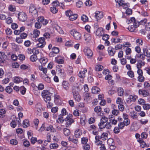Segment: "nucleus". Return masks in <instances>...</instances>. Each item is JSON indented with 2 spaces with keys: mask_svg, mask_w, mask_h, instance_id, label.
Instances as JSON below:
<instances>
[{
  "mask_svg": "<svg viewBox=\"0 0 150 150\" xmlns=\"http://www.w3.org/2000/svg\"><path fill=\"white\" fill-rule=\"evenodd\" d=\"M72 93L74 100L76 102H80L81 99V98L78 91V88L75 87L72 90Z\"/></svg>",
  "mask_w": 150,
  "mask_h": 150,
  "instance_id": "obj_1",
  "label": "nucleus"
},
{
  "mask_svg": "<svg viewBox=\"0 0 150 150\" xmlns=\"http://www.w3.org/2000/svg\"><path fill=\"white\" fill-rule=\"evenodd\" d=\"M70 33L74 38L77 40H80L81 38V35L76 30L73 29L70 31Z\"/></svg>",
  "mask_w": 150,
  "mask_h": 150,
  "instance_id": "obj_2",
  "label": "nucleus"
},
{
  "mask_svg": "<svg viewBox=\"0 0 150 150\" xmlns=\"http://www.w3.org/2000/svg\"><path fill=\"white\" fill-rule=\"evenodd\" d=\"M41 96L45 102H47L51 98L50 96V92L47 90H44L41 93Z\"/></svg>",
  "mask_w": 150,
  "mask_h": 150,
  "instance_id": "obj_3",
  "label": "nucleus"
},
{
  "mask_svg": "<svg viewBox=\"0 0 150 150\" xmlns=\"http://www.w3.org/2000/svg\"><path fill=\"white\" fill-rule=\"evenodd\" d=\"M38 43L37 44L36 46L37 47L43 48L46 45L45 39L44 37L39 38L37 40Z\"/></svg>",
  "mask_w": 150,
  "mask_h": 150,
  "instance_id": "obj_4",
  "label": "nucleus"
},
{
  "mask_svg": "<svg viewBox=\"0 0 150 150\" xmlns=\"http://www.w3.org/2000/svg\"><path fill=\"white\" fill-rule=\"evenodd\" d=\"M143 54L145 56L147 57H150V52L149 49L148 48V45L145 44L142 47Z\"/></svg>",
  "mask_w": 150,
  "mask_h": 150,
  "instance_id": "obj_5",
  "label": "nucleus"
},
{
  "mask_svg": "<svg viewBox=\"0 0 150 150\" xmlns=\"http://www.w3.org/2000/svg\"><path fill=\"white\" fill-rule=\"evenodd\" d=\"M29 11L30 13L32 16L34 17L37 16L38 14L37 11L35 7L33 5L31 4L30 5Z\"/></svg>",
  "mask_w": 150,
  "mask_h": 150,
  "instance_id": "obj_6",
  "label": "nucleus"
},
{
  "mask_svg": "<svg viewBox=\"0 0 150 150\" xmlns=\"http://www.w3.org/2000/svg\"><path fill=\"white\" fill-rule=\"evenodd\" d=\"M138 97L135 95H129V97L126 99V101L128 104H130L132 102L135 101L138 99Z\"/></svg>",
  "mask_w": 150,
  "mask_h": 150,
  "instance_id": "obj_7",
  "label": "nucleus"
},
{
  "mask_svg": "<svg viewBox=\"0 0 150 150\" xmlns=\"http://www.w3.org/2000/svg\"><path fill=\"white\" fill-rule=\"evenodd\" d=\"M18 18L20 21L23 22L26 20L27 15L24 12H21L18 14Z\"/></svg>",
  "mask_w": 150,
  "mask_h": 150,
  "instance_id": "obj_8",
  "label": "nucleus"
},
{
  "mask_svg": "<svg viewBox=\"0 0 150 150\" xmlns=\"http://www.w3.org/2000/svg\"><path fill=\"white\" fill-rule=\"evenodd\" d=\"M108 117L104 116H103L100 119V122L98 124L99 128L100 129L101 127L104 125L105 123L108 122Z\"/></svg>",
  "mask_w": 150,
  "mask_h": 150,
  "instance_id": "obj_9",
  "label": "nucleus"
},
{
  "mask_svg": "<svg viewBox=\"0 0 150 150\" xmlns=\"http://www.w3.org/2000/svg\"><path fill=\"white\" fill-rule=\"evenodd\" d=\"M84 52L85 55L88 58L91 57L93 55L92 52L91 50L88 48H85L84 49Z\"/></svg>",
  "mask_w": 150,
  "mask_h": 150,
  "instance_id": "obj_10",
  "label": "nucleus"
},
{
  "mask_svg": "<svg viewBox=\"0 0 150 150\" xmlns=\"http://www.w3.org/2000/svg\"><path fill=\"white\" fill-rule=\"evenodd\" d=\"M139 94L142 95L144 97H146L150 95L149 93L148 90L145 89H140L139 91Z\"/></svg>",
  "mask_w": 150,
  "mask_h": 150,
  "instance_id": "obj_11",
  "label": "nucleus"
},
{
  "mask_svg": "<svg viewBox=\"0 0 150 150\" xmlns=\"http://www.w3.org/2000/svg\"><path fill=\"white\" fill-rule=\"evenodd\" d=\"M104 33L103 29L102 27L98 28L96 32V35L99 37L102 36Z\"/></svg>",
  "mask_w": 150,
  "mask_h": 150,
  "instance_id": "obj_12",
  "label": "nucleus"
},
{
  "mask_svg": "<svg viewBox=\"0 0 150 150\" xmlns=\"http://www.w3.org/2000/svg\"><path fill=\"white\" fill-rule=\"evenodd\" d=\"M103 12L102 11H96L95 13V16L97 21L103 17Z\"/></svg>",
  "mask_w": 150,
  "mask_h": 150,
  "instance_id": "obj_13",
  "label": "nucleus"
},
{
  "mask_svg": "<svg viewBox=\"0 0 150 150\" xmlns=\"http://www.w3.org/2000/svg\"><path fill=\"white\" fill-rule=\"evenodd\" d=\"M55 62L59 64H63L64 62V58L60 56H58L55 57Z\"/></svg>",
  "mask_w": 150,
  "mask_h": 150,
  "instance_id": "obj_14",
  "label": "nucleus"
},
{
  "mask_svg": "<svg viewBox=\"0 0 150 150\" xmlns=\"http://www.w3.org/2000/svg\"><path fill=\"white\" fill-rule=\"evenodd\" d=\"M108 52L109 55L110 56H114L115 52L114 49L111 46L109 47L108 48Z\"/></svg>",
  "mask_w": 150,
  "mask_h": 150,
  "instance_id": "obj_15",
  "label": "nucleus"
},
{
  "mask_svg": "<svg viewBox=\"0 0 150 150\" xmlns=\"http://www.w3.org/2000/svg\"><path fill=\"white\" fill-rule=\"evenodd\" d=\"M112 127V125L111 122L109 121V122H107L105 125L103 126L102 127H101L100 129H103L106 128L108 129H110Z\"/></svg>",
  "mask_w": 150,
  "mask_h": 150,
  "instance_id": "obj_16",
  "label": "nucleus"
},
{
  "mask_svg": "<svg viewBox=\"0 0 150 150\" xmlns=\"http://www.w3.org/2000/svg\"><path fill=\"white\" fill-rule=\"evenodd\" d=\"M82 133L81 130L79 129H76L74 131V136L76 138H79L82 135Z\"/></svg>",
  "mask_w": 150,
  "mask_h": 150,
  "instance_id": "obj_17",
  "label": "nucleus"
},
{
  "mask_svg": "<svg viewBox=\"0 0 150 150\" xmlns=\"http://www.w3.org/2000/svg\"><path fill=\"white\" fill-rule=\"evenodd\" d=\"M33 38L35 40H36V38L38 37L40 34V31L37 29H35L33 31Z\"/></svg>",
  "mask_w": 150,
  "mask_h": 150,
  "instance_id": "obj_18",
  "label": "nucleus"
},
{
  "mask_svg": "<svg viewBox=\"0 0 150 150\" xmlns=\"http://www.w3.org/2000/svg\"><path fill=\"white\" fill-rule=\"evenodd\" d=\"M87 71V70L86 69H84L83 71H81L79 72L78 76L81 78H83L85 77V74Z\"/></svg>",
  "mask_w": 150,
  "mask_h": 150,
  "instance_id": "obj_19",
  "label": "nucleus"
},
{
  "mask_svg": "<svg viewBox=\"0 0 150 150\" xmlns=\"http://www.w3.org/2000/svg\"><path fill=\"white\" fill-rule=\"evenodd\" d=\"M62 86L65 90H67L69 88L70 85L68 81H64L62 83Z\"/></svg>",
  "mask_w": 150,
  "mask_h": 150,
  "instance_id": "obj_20",
  "label": "nucleus"
},
{
  "mask_svg": "<svg viewBox=\"0 0 150 150\" xmlns=\"http://www.w3.org/2000/svg\"><path fill=\"white\" fill-rule=\"evenodd\" d=\"M41 105L40 103L36 105L35 109V110L38 112L37 115H39L40 114L41 112Z\"/></svg>",
  "mask_w": 150,
  "mask_h": 150,
  "instance_id": "obj_21",
  "label": "nucleus"
},
{
  "mask_svg": "<svg viewBox=\"0 0 150 150\" xmlns=\"http://www.w3.org/2000/svg\"><path fill=\"white\" fill-rule=\"evenodd\" d=\"M138 121L139 124L142 125H145L149 122L148 120L147 119H141Z\"/></svg>",
  "mask_w": 150,
  "mask_h": 150,
  "instance_id": "obj_22",
  "label": "nucleus"
},
{
  "mask_svg": "<svg viewBox=\"0 0 150 150\" xmlns=\"http://www.w3.org/2000/svg\"><path fill=\"white\" fill-rule=\"evenodd\" d=\"M54 28L57 30L60 34H63L64 32L62 29L57 25H56L54 27Z\"/></svg>",
  "mask_w": 150,
  "mask_h": 150,
  "instance_id": "obj_23",
  "label": "nucleus"
},
{
  "mask_svg": "<svg viewBox=\"0 0 150 150\" xmlns=\"http://www.w3.org/2000/svg\"><path fill=\"white\" fill-rule=\"evenodd\" d=\"M73 115L71 114H69L68 116H67L65 118V121H68L71 124L73 123L74 121L72 118Z\"/></svg>",
  "mask_w": 150,
  "mask_h": 150,
  "instance_id": "obj_24",
  "label": "nucleus"
},
{
  "mask_svg": "<svg viewBox=\"0 0 150 150\" xmlns=\"http://www.w3.org/2000/svg\"><path fill=\"white\" fill-rule=\"evenodd\" d=\"M52 52H50V55H52L53 53L55 54H57L59 52V49L56 47H52Z\"/></svg>",
  "mask_w": 150,
  "mask_h": 150,
  "instance_id": "obj_25",
  "label": "nucleus"
},
{
  "mask_svg": "<svg viewBox=\"0 0 150 150\" xmlns=\"http://www.w3.org/2000/svg\"><path fill=\"white\" fill-rule=\"evenodd\" d=\"M23 80V79L18 76H16L13 78V81L16 83H19L22 82Z\"/></svg>",
  "mask_w": 150,
  "mask_h": 150,
  "instance_id": "obj_26",
  "label": "nucleus"
},
{
  "mask_svg": "<svg viewBox=\"0 0 150 150\" xmlns=\"http://www.w3.org/2000/svg\"><path fill=\"white\" fill-rule=\"evenodd\" d=\"M91 38L90 34L86 33L84 35V39L87 42H89Z\"/></svg>",
  "mask_w": 150,
  "mask_h": 150,
  "instance_id": "obj_27",
  "label": "nucleus"
},
{
  "mask_svg": "<svg viewBox=\"0 0 150 150\" xmlns=\"http://www.w3.org/2000/svg\"><path fill=\"white\" fill-rule=\"evenodd\" d=\"M45 130L48 131H50L52 132H56V129L54 128L52 125H50L48 127H46L45 128Z\"/></svg>",
  "mask_w": 150,
  "mask_h": 150,
  "instance_id": "obj_28",
  "label": "nucleus"
},
{
  "mask_svg": "<svg viewBox=\"0 0 150 150\" xmlns=\"http://www.w3.org/2000/svg\"><path fill=\"white\" fill-rule=\"evenodd\" d=\"M97 146H99V148L100 150H106V148L105 146L104 142H102L99 143Z\"/></svg>",
  "mask_w": 150,
  "mask_h": 150,
  "instance_id": "obj_29",
  "label": "nucleus"
},
{
  "mask_svg": "<svg viewBox=\"0 0 150 150\" xmlns=\"http://www.w3.org/2000/svg\"><path fill=\"white\" fill-rule=\"evenodd\" d=\"M59 147L58 144L56 143L50 144L49 147L51 149H57Z\"/></svg>",
  "mask_w": 150,
  "mask_h": 150,
  "instance_id": "obj_30",
  "label": "nucleus"
},
{
  "mask_svg": "<svg viewBox=\"0 0 150 150\" xmlns=\"http://www.w3.org/2000/svg\"><path fill=\"white\" fill-rule=\"evenodd\" d=\"M100 91V89L97 86H94L92 89V92L93 93H98Z\"/></svg>",
  "mask_w": 150,
  "mask_h": 150,
  "instance_id": "obj_31",
  "label": "nucleus"
},
{
  "mask_svg": "<svg viewBox=\"0 0 150 150\" xmlns=\"http://www.w3.org/2000/svg\"><path fill=\"white\" fill-rule=\"evenodd\" d=\"M145 63L144 62L139 61L137 64V67L138 69H140L142 67L144 66Z\"/></svg>",
  "mask_w": 150,
  "mask_h": 150,
  "instance_id": "obj_32",
  "label": "nucleus"
},
{
  "mask_svg": "<svg viewBox=\"0 0 150 150\" xmlns=\"http://www.w3.org/2000/svg\"><path fill=\"white\" fill-rule=\"evenodd\" d=\"M78 17V15L77 14L73 13L71 15L69 18V20L71 21H74L77 19Z\"/></svg>",
  "mask_w": 150,
  "mask_h": 150,
  "instance_id": "obj_33",
  "label": "nucleus"
},
{
  "mask_svg": "<svg viewBox=\"0 0 150 150\" xmlns=\"http://www.w3.org/2000/svg\"><path fill=\"white\" fill-rule=\"evenodd\" d=\"M42 78L44 81L48 83H50L51 82L50 78L46 74L43 76Z\"/></svg>",
  "mask_w": 150,
  "mask_h": 150,
  "instance_id": "obj_34",
  "label": "nucleus"
},
{
  "mask_svg": "<svg viewBox=\"0 0 150 150\" xmlns=\"http://www.w3.org/2000/svg\"><path fill=\"white\" fill-rule=\"evenodd\" d=\"M101 138L99 136L96 135L95 137V143L96 145L99 143L102 142V141L100 140V139Z\"/></svg>",
  "mask_w": 150,
  "mask_h": 150,
  "instance_id": "obj_35",
  "label": "nucleus"
},
{
  "mask_svg": "<svg viewBox=\"0 0 150 150\" xmlns=\"http://www.w3.org/2000/svg\"><path fill=\"white\" fill-rule=\"evenodd\" d=\"M129 116L133 119H136L137 118V113L134 111H132L130 112Z\"/></svg>",
  "mask_w": 150,
  "mask_h": 150,
  "instance_id": "obj_36",
  "label": "nucleus"
},
{
  "mask_svg": "<svg viewBox=\"0 0 150 150\" xmlns=\"http://www.w3.org/2000/svg\"><path fill=\"white\" fill-rule=\"evenodd\" d=\"M118 94L119 96H122L123 95L124 90L121 87L118 88L117 89Z\"/></svg>",
  "mask_w": 150,
  "mask_h": 150,
  "instance_id": "obj_37",
  "label": "nucleus"
},
{
  "mask_svg": "<svg viewBox=\"0 0 150 150\" xmlns=\"http://www.w3.org/2000/svg\"><path fill=\"white\" fill-rule=\"evenodd\" d=\"M30 125L29 121L28 120L25 119L23 122V127L24 128H26Z\"/></svg>",
  "mask_w": 150,
  "mask_h": 150,
  "instance_id": "obj_38",
  "label": "nucleus"
},
{
  "mask_svg": "<svg viewBox=\"0 0 150 150\" xmlns=\"http://www.w3.org/2000/svg\"><path fill=\"white\" fill-rule=\"evenodd\" d=\"M40 62L42 65L45 64L48 61V59L45 57L41 58L40 60Z\"/></svg>",
  "mask_w": 150,
  "mask_h": 150,
  "instance_id": "obj_39",
  "label": "nucleus"
},
{
  "mask_svg": "<svg viewBox=\"0 0 150 150\" xmlns=\"http://www.w3.org/2000/svg\"><path fill=\"white\" fill-rule=\"evenodd\" d=\"M81 20L83 22H87L88 21V17L85 15L83 14L81 17Z\"/></svg>",
  "mask_w": 150,
  "mask_h": 150,
  "instance_id": "obj_40",
  "label": "nucleus"
},
{
  "mask_svg": "<svg viewBox=\"0 0 150 150\" xmlns=\"http://www.w3.org/2000/svg\"><path fill=\"white\" fill-rule=\"evenodd\" d=\"M63 132L65 136H68L70 135L71 132L69 129L67 128H64L63 129Z\"/></svg>",
  "mask_w": 150,
  "mask_h": 150,
  "instance_id": "obj_41",
  "label": "nucleus"
},
{
  "mask_svg": "<svg viewBox=\"0 0 150 150\" xmlns=\"http://www.w3.org/2000/svg\"><path fill=\"white\" fill-rule=\"evenodd\" d=\"M103 66L99 64L96 65L95 67V70L97 71H101L103 69Z\"/></svg>",
  "mask_w": 150,
  "mask_h": 150,
  "instance_id": "obj_42",
  "label": "nucleus"
},
{
  "mask_svg": "<svg viewBox=\"0 0 150 150\" xmlns=\"http://www.w3.org/2000/svg\"><path fill=\"white\" fill-rule=\"evenodd\" d=\"M108 134L106 132H103L101 135L100 137L103 140H106L108 138Z\"/></svg>",
  "mask_w": 150,
  "mask_h": 150,
  "instance_id": "obj_43",
  "label": "nucleus"
},
{
  "mask_svg": "<svg viewBox=\"0 0 150 150\" xmlns=\"http://www.w3.org/2000/svg\"><path fill=\"white\" fill-rule=\"evenodd\" d=\"M67 72L69 74H72L73 72V67L71 66H69L67 68Z\"/></svg>",
  "mask_w": 150,
  "mask_h": 150,
  "instance_id": "obj_44",
  "label": "nucleus"
},
{
  "mask_svg": "<svg viewBox=\"0 0 150 150\" xmlns=\"http://www.w3.org/2000/svg\"><path fill=\"white\" fill-rule=\"evenodd\" d=\"M129 21H131L132 22V23L133 24L134 26L135 27H137L138 26V25L137 23H136V21L135 18L134 17H132L129 19Z\"/></svg>",
  "mask_w": 150,
  "mask_h": 150,
  "instance_id": "obj_45",
  "label": "nucleus"
},
{
  "mask_svg": "<svg viewBox=\"0 0 150 150\" xmlns=\"http://www.w3.org/2000/svg\"><path fill=\"white\" fill-rule=\"evenodd\" d=\"M73 42L70 40L67 41L65 43V46L68 47H72L73 46Z\"/></svg>",
  "mask_w": 150,
  "mask_h": 150,
  "instance_id": "obj_46",
  "label": "nucleus"
},
{
  "mask_svg": "<svg viewBox=\"0 0 150 150\" xmlns=\"http://www.w3.org/2000/svg\"><path fill=\"white\" fill-rule=\"evenodd\" d=\"M51 100V98L49 101H47V102H45L47 103V108H50L53 106V104L50 102Z\"/></svg>",
  "mask_w": 150,
  "mask_h": 150,
  "instance_id": "obj_47",
  "label": "nucleus"
},
{
  "mask_svg": "<svg viewBox=\"0 0 150 150\" xmlns=\"http://www.w3.org/2000/svg\"><path fill=\"white\" fill-rule=\"evenodd\" d=\"M20 92L22 95H24L26 92V89L24 86H21L20 88Z\"/></svg>",
  "mask_w": 150,
  "mask_h": 150,
  "instance_id": "obj_48",
  "label": "nucleus"
},
{
  "mask_svg": "<svg viewBox=\"0 0 150 150\" xmlns=\"http://www.w3.org/2000/svg\"><path fill=\"white\" fill-rule=\"evenodd\" d=\"M146 103L145 101L142 98H139L138 100V103L139 104L143 105Z\"/></svg>",
  "mask_w": 150,
  "mask_h": 150,
  "instance_id": "obj_49",
  "label": "nucleus"
},
{
  "mask_svg": "<svg viewBox=\"0 0 150 150\" xmlns=\"http://www.w3.org/2000/svg\"><path fill=\"white\" fill-rule=\"evenodd\" d=\"M88 142V139L86 137H83L81 139V143L83 144H86Z\"/></svg>",
  "mask_w": 150,
  "mask_h": 150,
  "instance_id": "obj_50",
  "label": "nucleus"
},
{
  "mask_svg": "<svg viewBox=\"0 0 150 150\" xmlns=\"http://www.w3.org/2000/svg\"><path fill=\"white\" fill-rule=\"evenodd\" d=\"M50 11L53 13H56L58 11V9L55 7H51L50 8Z\"/></svg>",
  "mask_w": 150,
  "mask_h": 150,
  "instance_id": "obj_51",
  "label": "nucleus"
},
{
  "mask_svg": "<svg viewBox=\"0 0 150 150\" xmlns=\"http://www.w3.org/2000/svg\"><path fill=\"white\" fill-rule=\"evenodd\" d=\"M35 127L36 129H37L38 128V125L39 123V120L38 119H35L33 121Z\"/></svg>",
  "mask_w": 150,
  "mask_h": 150,
  "instance_id": "obj_52",
  "label": "nucleus"
},
{
  "mask_svg": "<svg viewBox=\"0 0 150 150\" xmlns=\"http://www.w3.org/2000/svg\"><path fill=\"white\" fill-rule=\"evenodd\" d=\"M12 22V19L11 17H8L6 19V23L8 24H11Z\"/></svg>",
  "mask_w": 150,
  "mask_h": 150,
  "instance_id": "obj_53",
  "label": "nucleus"
},
{
  "mask_svg": "<svg viewBox=\"0 0 150 150\" xmlns=\"http://www.w3.org/2000/svg\"><path fill=\"white\" fill-rule=\"evenodd\" d=\"M101 110V108L100 106H97L95 107L94 111L96 113L100 112Z\"/></svg>",
  "mask_w": 150,
  "mask_h": 150,
  "instance_id": "obj_54",
  "label": "nucleus"
},
{
  "mask_svg": "<svg viewBox=\"0 0 150 150\" xmlns=\"http://www.w3.org/2000/svg\"><path fill=\"white\" fill-rule=\"evenodd\" d=\"M8 9L11 11L13 12L16 10V8L14 6L10 5L8 7Z\"/></svg>",
  "mask_w": 150,
  "mask_h": 150,
  "instance_id": "obj_55",
  "label": "nucleus"
},
{
  "mask_svg": "<svg viewBox=\"0 0 150 150\" xmlns=\"http://www.w3.org/2000/svg\"><path fill=\"white\" fill-rule=\"evenodd\" d=\"M148 136L147 133L145 132H143L141 134V137L144 139H145L147 138Z\"/></svg>",
  "mask_w": 150,
  "mask_h": 150,
  "instance_id": "obj_56",
  "label": "nucleus"
},
{
  "mask_svg": "<svg viewBox=\"0 0 150 150\" xmlns=\"http://www.w3.org/2000/svg\"><path fill=\"white\" fill-rule=\"evenodd\" d=\"M91 98L90 97L88 93H86L85 96L84 98V100L88 103L90 102V101Z\"/></svg>",
  "mask_w": 150,
  "mask_h": 150,
  "instance_id": "obj_57",
  "label": "nucleus"
},
{
  "mask_svg": "<svg viewBox=\"0 0 150 150\" xmlns=\"http://www.w3.org/2000/svg\"><path fill=\"white\" fill-rule=\"evenodd\" d=\"M6 57V56L3 52H0V59L2 60H4Z\"/></svg>",
  "mask_w": 150,
  "mask_h": 150,
  "instance_id": "obj_58",
  "label": "nucleus"
},
{
  "mask_svg": "<svg viewBox=\"0 0 150 150\" xmlns=\"http://www.w3.org/2000/svg\"><path fill=\"white\" fill-rule=\"evenodd\" d=\"M112 41L115 43L120 42L122 41V39L121 38H113Z\"/></svg>",
  "mask_w": 150,
  "mask_h": 150,
  "instance_id": "obj_59",
  "label": "nucleus"
},
{
  "mask_svg": "<svg viewBox=\"0 0 150 150\" xmlns=\"http://www.w3.org/2000/svg\"><path fill=\"white\" fill-rule=\"evenodd\" d=\"M5 90L6 92L8 93H11L13 91V89L12 88L9 87V86H7Z\"/></svg>",
  "mask_w": 150,
  "mask_h": 150,
  "instance_id": "obj_60",
  "label": "nucleus"
},
{
  "mask_svg": "<svg viewBox=\"0 0 150 150\" xmlns=\"http://www.w3.org/2000/svg\"><path fill=\"white\" fill-rule=\"evenodd\" d=\"M144 110H148L150 109V104L148 103H145L143 106Z\"/></svg>",
  "mask_w": 150,
  "mask_h": 150,
  "instance_id": "obj_61",
  "label": "nucleus"
},
{
  "mask_svg": "<svg viewBox=\"0 0 150 150\" xmlns=\"http://www.w3.org/2000/svg\"><path fill=\"white\" fill-rule=\"evenodd\" d=\"M33 53L34 54V55H36L39 53V50L37 48H33Z\"/></svg>",
  "mask_w": 150,
  "mask_h": 150,
  "instance_id": "obj_62",
  "label": "nucleus"
},
{
  "mask_svg": "<svg viewBox=\"0 0 150 150\" xmlns=\"http://www.w3.org/2000/svg\"><path fill=\"white\" fill-rule=\"evenodd\" d=\"M57 70L60 73H62V66L58 65L56 66Z\"/></svg>",
  "mask_w": 150,
  "mask_h": 150,
  "instance_id": "obj_63",
  "label": "nucleus"
},
{
  "mask_svg": "<svg viewBox=\"0 0 150 150\" xmlns=\"http://www.w3.org/2000/svg\"><path fill=\"white\" fill-rule=\"evenodd\" d=\"M56 41L58 43H60L62 42V38L59 36H57L55 38Z\"/></svg>",
  "mask_w": 150,
  "mask_h": 150,
  "instance_id": "obj_64",
  "label": "nucleus"
}]
</instances>
